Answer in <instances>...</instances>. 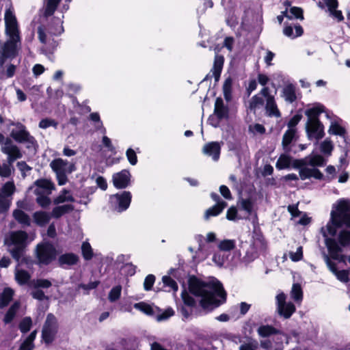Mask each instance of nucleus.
I'll return each mask as SVG.
<instances>
[{
	"label": "nucleus",
	"mask_w": 350,
	"mask_h": 350,
	"mask_svg": "<svg viewBox=\"0 0 350 350\" xmlns=\"http://www.w3.org/2000/svg\"><path fill=\"white\" fill-rule=\"evenodd\" d=\"M258 347V342L256 340L250 338L247 342H243L239 347V350H257Z\"/></svg>",
	"instance_id": "52"
},
{
	"label": "nucleus",
	"mask_w": 350,
	"mask_h": 350,
	"mask_svg": "<svg viewBox=\"0 0 350 350\" xmlns=\"http://www.w3.org/2000/svg\"><path fill=\"white\" fill-rule=\"evenodd\" d=\"M37 332L33 331L21 344L18 350H32L34 347L33 340L36 337Z\"/></svg>",
	"instance_id": "37"
},
{
	"label": "nucleus",
	"mask_w": 350,
	"mask_h": 350,
	"mask_svg": "<svg viewBox=\"0 0 350 350\" xmlns=\"http://www.w3.org/2000/svg\"><path fill=\"white\" fill-rule=\"evenodd\" d=\"M14 291L10 288H5L0 293V308H3L8 305L12 299Z\"/></svg>",
	"instance_id": "31"
},
{
	"label": "nucleus",
	"mask_w": 350,
	"mask_h": 350,
	"mask_svg": "<svg viewBox=\"0 0 350 350\" xmlns=\"http://www.w3.org/2000/svg\"><path fill=\"white\" fill-rule=\"evenodd\" d=\"M79 257L74 254H65L59 256V262L61 265H73L77 264Z\"/></svg>",
	"instance_id": "35"
},
{
	"label": "nucleus",
	"mask_w": 350,
	"mask_h": 350,
	"mask_svg": "<svg viewBox=\"0 0 350 350\" xmlns=\"http://www.w3.org/2000/svg\"><path fill=\"white\" fill-rule=\"evenodd\" d=\"M27 238V234L23 230L11 232L5 237L4 244L16 261H19L23 256Z\"/></svg>",
	"instance_id": "4"
},
{
	"label": "nucleus",
	"mask_w": 350,
	"mask_h": 350,
	"mask_svg": "<svg viewBox=\"0 0 350 350\" xmlns=\"http://www.w3.org/2000/svg\"><path fill=\"white\" fill-rule=\"evenodd\" d=\"M57 124V122H56L55 120L50 118H44L41 120L39 122V127L42 129H46L50 126H53L56 129Z\"/></svg>",
	"instance_id": "55"
},
{
	"label": "nucleus",
	"mask_w": 350,
	"mask_h": 350,
	"mask_svg": "<svg viewBox=\"0 0 350 350\" xmlns=\"http://www.w3.org/2000/svg\"><path fill=\"white\" fill-rule=\"evenodd\" d=\"M320 148L322 153L330 155L333 150L334 146L330 139H326L320 144Z\"/></svg>",
	"instance_id": "50"
},
{
	"label": "nucleus",
	"mask_w": 350,
	"mask_h": 350,
	"mask_svg": "<svg viewBox=\"0 0 350 350\" xmlns=\"http://www.w3.org/2000/svg\"><path fill=\"white\" fill-rule=\"evenodd\" d=\"M342 226L350 227V201L346 200H339L333 205L330 219L321 228L322 234L325 238V245L334 258H338L342 250L334 239L327 238V236H334L337 229Z\"/></svg>",
	"instance_id": "1"
},
{
	"label": "nucleus",
	"mask_w": 350,
	"mask_h": 350,
	"mask_svg": "<svg viewBox=\"0 0 350 350\" xmlns=\"http://www.w3.org/2000/svg\"><path fill=\"white\" fill-rule=\"evenodd\" d=\"M189 288L191 293L201 298L200 306L205 310H211L226 301V293L217 280L205 283L191 278Z\"/></svg>",
	"instance_id": "2"
},
{
	"label": "nucleus",
	"mask_w": 350,
	"mask_h": 350,
	"mask_svg": "<svg viewBox=\"0 0 350 350\" xmlns=\"http://www.w3.org/2000/svg\"><path fill=\"white\" fill-rule=\"evenodd\" d=\"M224 63V58L222 55H216L215 57L213 66L211 69L213 76L215 77L216 81H218L220 77L223 66Z\"/></svg>",
	"instance_id": "25"
},
{
	"label": "nucleus",
	"mask_w": 350,
	"mask_h": 350,
	"mask_svg": "<svg viewBox=\"0 0 350 350\" xmlns=\"http://www.w3.org/2000/svg\"><path fill=\"white\" fill-rule=\"evenodd\" d=\"M332 271L335 273L337 278L343 282H347L349 280V274L348 272L342 270V271H336L334 268H331Z\"/></svg>",
	"instance_id": "61"
},
{
	"label": "nucleus",
	"mask_w": 350,
	"mask_h": 350,
	"mask_svg": "<svg viewBox=\"0 0 350 350\" xmlns=\"http://www.w3.org/2000/svg\"><path fill=\"white\" fill-rule=\"evenodd\" d=\"M131 174L126 170L113 175V183L117 189H124L130 184Z\"/></svg>",
	"instance_id": "16"
},
{
	"label": "nucleus",
	"mask_w": 350,
	"mask_h": 350,
	"mask_svg": "<svg viewBox=\"0 0 350 350\" xmlns=\"http://www.w3.org/2000/svg\"><path fill=\"white\" fill-rule=\"evenodd\" d=\"M122 286L120 285L116 286L111 288L108 295L109 301L114 302L118 300L121 295Z\"/></svg>",
	"instance_id": "49"
},
{
	"label": "nucleus",
	"mask_w": 350,
	"mask_h": 350,
	"mask_svg": "<svg viewBox=\"0 0 350 350\" xmlns=\"http://www.w3.org/2000/svg\"><path fill=\"white\" fill-rule=\"evenodd\" d=\"M81 252L83 257L86 260H90L93 257V251L90 244L88 242H83L81 245Z\"/></svg>",
	"instance_id": "48"
},
{
	"label": "nucleus",
	"mask_w": 350,
	"mask_h": 350,
	"mask_svg": "<svg viewBox=\"0 0 350 350\" xmlns=\"http://www.w3.org/2000/svg\"><path fill=\"white\" fill-rule=\"evenodd\" d=\"M15 280L20 285H25L28 284L31 278V274L17 266L15 269L14 273Z\"/></svg>",
	"instance_id": "27"
},
{
	"label": "nucleus",
	"mask_w": 350,
	"mask_h": 350,
	"mask_svg": "<svg viewBox=\"0 0 350 350\" xmlns=\"http://www.w3.org/2000/svg\"><path fill=\"white\" fill-rule=\"evenodd\" d=\"M126 154L129 163L131 165H134L137 163V157L134 150H133L132 148H129L126 150Z\"/></svg>",
	"instance_id": "64"
},
{
	"label": "nucleus",
	"mask_w": 350,
	"mask_h": 350,
	"mask_svg": "<svg viewBox=\"0 0 350 350\" xmlns=\"http://www.w3.org/2000/svg\"><path fill=\"white\" fill-rule=\"evenodd\" d=\"M6 33L12 38H18L19 30L16 16L11 9H8L5 13Z\"/></svg>",
	"instance_id": "13"
},
{
	"label": "nucleus",
	"mask_w": 350,
	"mask_h": 350,
	"mask_svg": "<svg viewBox=\"0 0 350 350\" xmlns=\"http://www.w3.org/2000/svg\"><path fill=\"white\" fill-rule=\"evenodd\" d=\"M295 32L294 33L293 27L290 25L285 26L283 29V33L286 36L291 38L292 39L301 36L304 33L303 28L299 25L295 26Z\"/></svg>",
	"instance_id": "33"
},
{
	"label": "nucleus",
	"mask_w": 350,
	"mask_h": 350,
	"mask_svg": "<svg viewBox=\"0 0 350 350\" xmlns=\"http://www.w3.org/2000/svg\"><path fill=\"white\" fill-rule=\"evenodd\" d=\"M131 201V193L129 191H123L110 197L109 202L112 208L118 212L126 210Z\"/></svg>",
	"instance_id": "11"
},
{
	"label": "nucleus",
	"mask_w": 350,
	"mask_h": 350,
	"mask_svg": "<svg viewBox=\"0 0 350 350\" xmlns=\"http://www.w3.org/2000/svg\"><path fill=\"white\" fill-rule=\"evenodd\" d=\"M338 241L342 246L348 245L350 243V232L342 230L338 235Z\"/></svg>",
	"instance_id": "54"
},
{
	"label": "nucleus",
	"mask_w": 350,
	"mask_h": 350,
	"mask_svg": "<svg viewBox=\"0 0 350 350\" xmlns=\"http://www.w3.org/2000/svg\"><path fill=\"white\" fill-rule=\"evenodd\" d=\"M50 167L55 173L59 185H65L68 182V174L76 170L75 163L69 162L62 158L53 159L50 163Z\"/></svg>",
	"instance_id": "6"
},
{
	"label": "nucleus",
	"mask_w": 350,
	"mask_h": 350,
	"mask_svg": "<svg viewBox=\"0 0 350 350\" xmlns=\"http://www.w3.org/2000/svg\"><path fill=\"white\" fill-rule=\"evenodd\" d=\"M75 199L70 192L67 189H63L59 196L54 199L55 204H62L66 202H74Z\"/></svg>",
	"instance_id": "36"
},
{
	"label": "nucleus",
	"mask_w": 350,
	"mask_h": 350,
	"mask_svg": "<svg viewBox=\"0 0 350 350\" xmlns=\"http://www.w3.org/2000/svg\"><path fill=\"white\" fill-rule=\"evenodd\" d=\"M306 132L309 139H315L317 142L324 136V127L320 121L307 122Z\"/></svg>",
	"instance_id": "14"
},
{
	"label": "nucleus",
	"mask_w": 350,
	"mask_h": 350,
	"mask_svg": "<svg viewBox=\"0 0 350 350\" xmlns=\"http://www.w3.org/2000/svg\"><path fill=\"white\" fill-rule=\"evenodd\" d=\"M297 130L295 128L288 129L284 134L282 145L286 153H288L291 150V144L297 138Z\"/></svg>",
	"instance_id": "20"
},
{
	"label": "nucleus",
	"mask_w": 350,
	"mask_h": 350,
	"mask_svg": "<svg viewBox=\"0 0 350 350\" xmlns=\"http://www.w3.org/2000/svg\"><path fill=\"white\" fill-rule=\"evenodd\" d=\"M16 142L20 144H24L25 145V148L29 151L33 152V154H35L38 150V142L36 139V138L30 134L29 131Z\"/></svg>",
	"instance_id": "19"
},
{
	"label": "nucleus",
	"mask_w": 350,
	"mask_h": 350,
	"mask_svg": "<svg viewBox=\"0 0 350 350\" xmlns=\"http://www.w3.org/2000/svg\"><path fill=\"white\" fill-rule=\"evenodd\" d=\"M284 14H285V16L292 19L293 18H299V19H304L303 16V11L301 8L297 7H292L290 8L289 10H286L284 12Z\"/></svg>",
	"instance_id": "43"
},
{
	"label": "nucleus",
	"mask_w": 350,
	"mask_h": 350,
	"mask_svg": "<svg viewBox=\"0 0 350 350\" xmlns=\"http://www.w3.org/2000/svg\"><path fill=\"white\" fill-rule=\"evenodd\" d=\"M296 163V165L300 168L299 176L301 180H306L311 177L321 180L323 177V174L315 167H310L309 165H302L299 163Z\"/></svg>",
	"instance_id": "15"
},
{
	"label": "nucleus",
	"mask_w": 350,
	"mask_h": 350,
	"mask_svg": "<svg viewBox=\"0 0 350 350\" xmlns=\"http://www.w3.org/2000/svg\"><path fill=\"white\" fill-rule=\"evenodd\" d=\"M249 131L254 134H264L265 133V128L262 124L256 123L249 126Z\"/></svg>",
	"instance_id": "60"
},
{
	"label": "nucleus",
	"mask_w": 350,
	"mask_h": 350,
	"mask_svg": "<svg viewBox=\"0 0 350 350\" xmlns=\"http://www.w3.org/2000/svg\"><path fill=\"white\" fill-rule=\"evenodd\" d=\"M163 282L165 286L170 288L169 291L172 290L176 291L178 290V284L171 277L163 276L162 278Z\"/></svg>",
	"instance_id": "56"
},
{
	"label": "nucleus",
	"mask_w": 350,
	"mask_h": 350,
	"mask_svg": "<svg viewBox=\"0 0 350 350\" xmlns=\"http://www.w3.org/2000/svg\"><path fill=\"white\" fill-rule=\"evenodd\" d=\"M329 133L333 135H344L345 130L336 123H332L329 127Z\"/></svg>",
	"instance_id": "57"
},
{
	"label": "nucleus",
	"mask_w": 350,
	"mask_h": 350,
	"mask_svg": "<svg viewBox=\"0 0 350 350\" xmlns=\"http://www.w3.org/2000/svg\"><path fill=\"white\" fill-rule=\"evenodd\" d=\"M58 327V321L55 316L49 313L42 329V338L46 344H50L55 340Z\"/></svg>",
	"instance_id": "7"
},
{
	"label": "nucleus",
	"mask_w": 350,
	"mask_h": 350,
	"mask_svg": "<svg viewBox=\"0 0 350 350\" xmlns=\"http://www.w3.org/2000/svg\"><path fill=\"white\" fill-rule=\"evenodd\" d=\"M10 202L5 196L0 193V214L8 210Z\"/></svg>",
	"instance_id": "63"
},
{
	"label": "nucleus",
	"mask_w": 350,
	"mask_h": 350,
	"mask_svg": "<svg viewBox=\"0 0 350 350\" xmlns=\"http://www.w3.org/2000/svg\"><path fill=\"white\" fill-rule=\"evenodd\" d=\"M232 86V79L230 77L227 78L223 85V92L226 100H230L231 99Z\"/></svg>",
	"instance_id": "46"
},
{
	"label": "nucleus",
	"mask_w": 350,
	"mask_h": 350,
	"mask_svg": "<svg viewBox=\"0 0 350 350\" xmlns=\"http://www.w3.org/2000/svg\"><path fill=\"white\" fill-rule=\"evenodd\" d=\"M283 96L286 101L294 102L297 98L295 87L292 85L286 86L283 90Z\"/></svg>",
	"instance_id": "39"
},
{
	"label": "nucleus",
	"mask_w": 350,
	"mask_h": 350,
	"mask_svg": "<svg viewBox=\"0 0 350 350\" xmlns=\"http://www.w3.org/2000/svg\"><path fill=\"white\" fill-rule=\"evenodd\" d=\"M60 1L61 0H47L46 3L44 15H52L54 13Z\"/></svg>",
	"instance_id": "47"
},
{
	"label": "nucleus",
	"mask_w": 350,
	"mask_h": 350,
	"mask_svg": "<svg viewBox=\"0 0 350 350\" xmlns=\"http://www.w3.org/2000/svg\"><path fill=\"white\" fill-rule=\"evenodd\" d=\"M15 190V186L12 182H7L2 187V193L7 196L13 194Z\"/></svg>",
	"instance_id": "59"
},
{
	"label": "nucleus",
	"mask_w": 350,
	"mask_h": 350,
	"mask_svg": "<svg viewBox=\"0 0 350 350\" xmlns=\"http://www.w3.org/2000/svg\"><path fill=\"white\" fill-rule=\"evenodd\" d=\"M297 163H299L302 165H310L312 167L317 166H322L325 163V159L321 155H310L301 160H297Z\"/></svg>",
	"instance_id": "22"
},
{
	"label": "nucleus",
	"mask_w": 350,
	"mask_h": 350,
	"mask_svg": "<svg viewBox=\"0 0 350 350\" xmlns=\"http://www.w3.org/2000/svg\"><path fill=\"white\" fill-rule=\"evenodd\" d=\"M37 188L35 190V193L37 195L40 194H50L51 191L54 189L53 183L46 179L38 180L35 183Z\"/></svg>",
	"instance_id": "21"
},
{
	"label": "nucleus",
	"mask_w": 350,
	"mask_h": 350,
	"mask_svg": "<svg viewBox=\"0 0 350 350\" xmlns=\"http://www.w3.org/2000/svg\"><path fill=\"white\" fill-rule=\"evenodd\" d=\"M275 99V95L272 94L268 87H263L258 94L252 97L249 108L251 111H255L257 109L262 107L265 103Z\"/></svg>",
	"instance_id": "10"
},
{
	"label": "nucleus",
	"mask_w": 350,
	"mask_h": 350,
	"mask_svg": "<svg viewBox=\"0 0 350 350\" xmlns=\"http://www.w3.org/2000/svg\"><path fill=\"white\" fill-rule=\"evenodd\" d=\"M134 308L141 310L144 313L148 315H152L154 314V310L152 307L146 303L139 302L137 303L134 305Z\"/></svg>",
	"instance_id": "51"
},
{
	"label": "nucleus",
	"mask_w": 350,
	"mask_h": 350,
	"mask_svg": "<svg viewBox=\"0 0 350 350\" xmlns=\"http://www.w3.org/2000/svg\"><path fill=\"white\" fill-rule=\"evenodd\" d=\"M202 152L204 154L212 157L213 161H217L220 156L221 144L217 142L207 143L204 146Z\"/></svg>",
	"instance_id": "18"
},
{
	"label": "nucleus",
	"mask_w": 350,
	"mask_h": 350,
	"mask_svg": "<svg viewBox=\"0 0 350 350\" xmlns=\"http://www.w3.org/2000/svg\"><path fill=\"white\" fill-rule=\"evenodd\" d=\"M74 206L71 204H65L55 207L51 213V216L55 218H59L63 215L72 211Z\"/></svg>",
	"instance_id": "34"
},
{
	"label": "nucleus",
	"mask_w": 350,
	"mask_h": 350,
	"mask_svg": "<svg viewBox=\"0 0 350 350\" xmlns=\"http://www.w3.org/2000/svg\"><path fill=\"white\" fill-rule=\"evenodd\" d=\"M31 295L33 299H38L39 301L49 299V297L45 295L44 293L39 288H33L32 291L31 292Z\"/></svg>",
	"instance_id": "58"
},
{
	"label": "nucleus",
	"mask_w": 350,
	"mask_h": 350,
	"mask_svg": "<svg viewBox=\"0 0 350 350\" xmlns=\"http://www.w3.org/2000/svg\"><path fill=\"white\" fill-rule=\"evenodd\" d=\"M264 106L267 116L275 117L277 118L281 117V113L278 107L275 98L270 102L268 101V103H265Z\"/></svg>",
	"instance_id": "28"
},
{
	"label": "nucleus",
	"mask_w": 350,
	"mask_h": 350,
	"mask_svg": "<svg viewBox=\"0 0 350 350\" xmlns=\"http://www.w3.org/2000/svg\"><path fill=\"white\" fill-rule=\"evenodd\" d=\"M29 286L32 288H48L52 286V283L46 279H37L32 280L29 283Z\"/></svg>",
	"instance_id": "42"
},
{
	"label": "nucleus",
	"mask_w": 350,
	"mask_h": 350,
	"mask_svg": "<svg viewBox=\"0 0 350 350\" xmlns=\"http://www.w3.org/2000/svg\"><path fill=\"white\" fill-rule=\"evenodd\" d=\"M13 217L21 224L29 226L31 224L30 217L27 214L20 209H16L13 211Z\"/></svg>",
	"instance_id": "32"
},
{
	"label": "nucleus",
	"mask_w": 350,
	"mask_h": 350,
	"mask_svg": "<svg viewBox=\"0 0 350 350\" xmlns=\"http://www.w3.org/2000/svg\"><path fill=\"white\" fill-rule=\"evenodd\" d=\"M33 218L37 225L43 226L49 223L51 215L49 213L44 211H37L33 213Z\"/></svg>",
	"instance_id": "30"
},
{
	"label": "nucleus",
	"mask_w": 350,
	"mask_h": 350,
	"mask_svg": "<svg viewBox=\"0 0 350 350\" xmlns=\"http://www.w3.org/2000/svg\"><path fill=\"white\" fill-rule=\"evenodd\" d=\"M36 257L40 264L48 265L55 258L56 250L54 246L49 243L38 244L36 250Z\"/></svg>",
	"instance_id": "8"
},
{
	"label": "nucleus",
	"mask_w": 350,
	"mask_h": 350,
	"mask_svg": "<svg viewBox=\"0 0 350 350\" xmlns=\"http://www.w3.org/2000/svg\"><path fill=\"white\" fill-rule=\"evenodd\" d=\"M0 146L1 151L8 156V163L2 165L0 163V176L2 177H9L12 171L13 162L21 159L23 156L19 147L16 145L8 137L0 133Z\"/></svg>",
	"instance_id": "3"
},
{
	"label": "nucleus",
	"mask_w": 350,
	"mask_h": 350,
	"mask_svg": "<svg viewBox=\"0 0 350 350\" xmlns=\"http://www.w3.org/2000/svg\"><path fill=\"white\" fill-rule=\"evenodd\" d=\"M291 157L286 154H282L280 156L276 162L275 167L278 170H282L290 167Z\"/></svg>",
	"instance_id": "41"
},
{
	"label": "nucleus",
	"mask_w": 350,
	"mask_h": 350,
	"mask_svg": "<svg viewBox=\"0 0 350 350\" xmlns=\"http://www.w3.org/2000/svg\"><path fill=\"white\" fill-rule=\"evenodd\" d=\"M214 113L221 120H227L229 117V110L224 105L221 98H217L215 103Z\"/></svg>",
	"instance_id": "23"
},
{
	"label": "nucleus",
	"mask_w": 350,
	"mask_h": 350,
	"mask_svg": "<svg viewBox=\"0 0 350 350\" xmlns=\"http://www.w3.org/2000/svg\"><path fill=\"white\" fill-rule=\"evenodd\" d=\"M291 298L300 303L303 299V292L299 284H294L291 291Z\"/></svg>",
	"instance_id": "44"
},
{
	"label": "nucleus",
	"mask_w": 350,
	"mask_h": 350,
	"mask_svg": "<svg viewBox=\"0 0 350 350\" xmlns=\"http://www.w3.org/2000/svg\"><path fill=\"white\" fill-rule=\"evenodd\" d=\"M226 206L227 203L221 200V202L217 203L213 207L207 209L204 214L205 219H208L211 217L218 215Z\"/></svg>",
	"instance_id": "29"
},
{
	"label": "nucleus",
	"mask_w": 350,
	"mask_h": 350,
	"mask_svg": "<svg viewBox=\"0 0 350 350\" xmlns=\"http://www.w3.org/2000/svg\"><path fill=\"white\" fill-rule=\"evenodd\" d=\"M277 312L284 319H289L295 312V306L292 302H286V296L284 293H280L276 297Z\"/></svg>",
	"instance_id": "12"
},
{
	"label": "nucleus",
	"mask_w": 350,
	"mask_h": 350,
	"mask_svg": "<svg viewBox=\"0 0 350 350\" xmlns=\"http://www.w3.org/2000/svg\"><path fill=\"white\" fill-rule=\"evenodd\" d=\"M325 3L326 5L328 8V11L330 14L337 19L338 21H342L344 19L342 14L341 11L336 10L338 8V1L337 0H323Z\"/></svg>",
	"instance_id": "26"
},
{
	"label": "nucleus",
	"mask_w": 350,
	"mask_h": 350,
	"mask_svg": "<svg viewBox=\"0 0 350 350\" xmlns=\"http://www.w3.org/2000/svg\"><path fill=\"white\" fill-rule=\"evenodd\" d=\"M267 250V245L264 237L260 233L254 232L243 260L245 263H250L260 255H264Z\"/></svg>",
	"instance_id": "5"
},
{
	"label": "nucleus",
	"mask_w": 350,
	"mask_h": 350,
	"mask_svg": "<svg viewBox=\"0 0 350 350\" xmlns=\"http://www.w3.org/2000/svg\"><path fill=\"white\" fill-rule=\"evenodd\" d=\"M258 334L261 337H268L273 334H279L280 331L272 327L271 325H261L258 328Z\"/></svg>",
	"instance_id": "38"
},
{
	"label": "nucleus",
	"mask_w": 350,
	"mask_h": 350,
	"mask_svg": "<svg viewBox=\"0 0 350 350\" xmlns=\"http://www.w3.org/2000/svg\"><path fill=\"white\" fill-rule=\"evenodd\" d=\"M32 326V320L30 317H26L21 321L19 329L21 332L26 333L29 332Z\"/></svg>",
	"instance_id": "53"
},
{
	"label": "nucleus",
	"mask_w": 350,
	"mask_h": 350,
	"mask_svg": "<svg viewBox=\"0 0 350 350\" xmlns=\"http://www.w3.org/2000/svg\"><path fill=\"white\" fill-rule=\"evenodd\" d=\"M8 126H14V128L10 131V137H12L16 142L18 141L28 132L26 126L20 122L9 120Z\"/></svg>",
	"instance_id": "17"
},
{
	"label": "nucleus",
	"mask_w": 350,
	"mask_h": 350,
	"mask_svg": "<svg viewBox=\"0 0 350 350\" xmlns=\"http://www.w3.org/2000/svg\"><path fill=\"white\" fill-rule=\"evenodd\" d=\"M20 36L18 38H12L4 43L0 42V66H2L6 59L13 58L17 53V43H20Z\"/></svg>",
	"instance_id": "9"
},
{
	"label": "nucleus",
	"mask_w": 350,
	"mask_h": 350,
	"mask_svg": "<svg viewBox=\"0 0 350 350\" xmlns=\"http://www.w3.org/2000/svg\"><path fill=\"white\" fill-rule=\"evenodd\" d=\"M19 308L20 303L18 301L14 302L11 306V307L9 308L8 311L5 314V317L3 319V321L5 322V323H9L13 320Z\"/></svg>",
	"instance_id": "40"
},
{
	"label": "nucleus",
	"mask_w": 350,
	"mask_h": 350,
	"mask_svg": "<svg viewBox=\"0 0 350 350\" xmlns=\"http://www.w3.org/2000/svg\"><path fill=\"white\" fill-rule=\"evenodd\" d=\"M236 243L234 240L225 239L219 242L218 248L223 252H230L234 249Z\"/></svg>",
	"instance_id": "45"
},
{
	"label": "nucleus",
	"mask_w": 350,
	"mask_h": 350,
	"mask_svg": "<svg viewBox=\"0 0 350 350\" xmlns=\"http://www.w3.org/2000/svg\"><path fill=\"white\" fill-rule=\"evenodd\" d=\"M63 31L62 21L60 19L57 20L55 27L53 28L51 27L49 29V33L53 36L61 34Z\"/></svg>",
	"instance_id": "62"
},
{
	"label": "nucleus",
	"mask_w": 350,
	"mask_h": 350,
	"mask_svg": "<svg viewBox=\"0 0 350 350\" xmlns=\"http://www.w3.org/2000/svg\"><path fill=\"white\" fill-rule=\"evenodd\" d=\"M324 111V107L320 104H316L305 111L306 116L308 117L307 122H318L319 115Z\"/></svg>",
	"instance_id": "24"
}]
</instances>
